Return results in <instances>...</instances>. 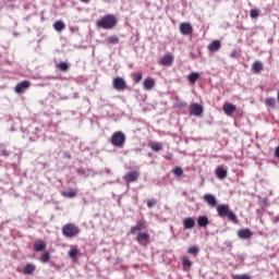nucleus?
Segmentation results:
<instances>
[{"instance_id":"1","label":"nucleus","mask_w":279,"mask_h":279,"mask_svg":"<svg viewBox=\"0 0 279 279\" xmlns=\"http://www.w3.org/2000/svg\"><path fill=\"white\" fill-rule=\"evenodd\" d=\"M96 27L98 29H113V27H117V16L112 14L104 15L96 22Z\"/></svg>"},{"instance_id":"2","label":"nucleus","mask_w":279,"mask_h":279,"mask_svg":"<svg viewBox=\"0 0 279 279\" xmlns=\"http://www.w3.org/2000/svg\"><path fill=\"white\" fill-rule=\"evenodd\" d=\"M217 213L220 217H227L229 219V221H232L233 223H239L236 214H234V211L230 210V205H228V204L218 205Z\"/></svg>"},{"instance_id":"3","label":"nucleus","mask_w":279,"mask_h":279,"mask_svg":"<svg viewBox=\"0 0 279 279\" xmlns=\"http://www.w3.org/2000/svg\"><path fill=\"white\" fill-rule=\"evenodd\" d=\"M125 133L117 131L111 135L110 143L113 145V147H119V149H122V147L125 146Z\"/></svg>"},{"instance_id":"4","label":"nucleus","mask_w":279,"mask_h":279,"mask_svg":"<svg viewBox=\"0 0 279 279\" xmlns=\"http://www.w3.org/2000/svg\"><path fill=\"white\" fill-rule=\"evenodd\" d=\"M62 234L63 236H66V239H73V236L80 234V227L75 223H66L62 227Z\"/></svg>"},{"instance_id":"5","label":"nucleus","mask_w":279,"mask_h":279,"mask_svg":"<svg viewBox=\"0 0 279 279\" xmlns=\"http://www.w3.org/2000/svg\"><path fill=\"white\" fill-rule=\"evenodd\" d=\"M112 86L114 90H125L128 84L125 83V80H123V77L117 76L112 81Z\"/></svg>"},{"instance_id":"6","label":"nucleus","mask_w":279,"mask_h":279,"mask_svg":"<svg viewBox=\"0 0 279 279\" xmlns=\"http://www.w3.org/2000/svg\"><path fill=\"white\" fill-rule=\"evenodd\" d=\"M179 29L183 36H190V34H193V26H191V23L189 22L181 23Z\"/></svg>"},{"instance_id":"7","label":"nucleus","mask_w":279,"mask_h":279,"mask_svg":"<svg viewBox=\"0 0 279 279\" xmlns=\"http://www.w3.org/2000/svg\"><path fill=\"white\" fill-rule=\"evenodd\" d=\"M236 234L238 239H241L242 241H247V239H252V236H254V232L250 229H240Z\"/></svg>"},{"instance_id":"8","label":"nucleus","mask_w":279,"mask_h":279,"mask_svg":"<svg viewBox=\"0 0 279 279\" xmlns=\"http://www.w3.org/2000/svg\"><path fill=\"white\" fill-rule=\"evenodd\" d=\"M29 86H32V83H29V81H22L15 85L14 90L19 95H21V93H25V90H27Z\"/></svg>"},{"instance_id":"9","label":"nucleus","mask_w":279,"mask_h":279,"mask_svg":"<svg viewBox=\"0 0 279 279\" xmlns=\"http://www.w3.org/2000/svg\"><path fill=\"white\" fill-rule=\"evenodd\" d=\"M190 113L193 114L194 117H202L204 113V107L199 104H192L190 106Z\"/></svg>"},{"instance_id":"10","label":"nucleus","mask_w":279,"mask_h":279,"mask_svg":"<svg viewBox=\"0 0 279 279\" xmlns=\"http://www.w3.org/2000/svg\"><path fill=\"white\" fill-rule=\"evenodd\" d=\"M222 110L227 117H231L233 112H236V106L231 102H226L222 107Z\"/></svg>"},{"instance_id":"11","label":"nucleus","mask_w":279,"mask_h":279,"mask_svg":"<svg viewBox=\"0 0 279 279\" xmlns=\"http://www.w3.org/2000/svg\"><path fill=\"white\" fill-rule=\"evenodd\" d=\"M162 66H171L173 64V54H165L159 62Z\"/></svg>"},{"instance_id":"12","label":"nucleus","mask_w":279,"mask_h":279,"mask_svg":"<svg viewBox=\"0 0 279 279\" xmlns=\"http://www.w3.org/2000/svg\"><path fill=\"white\" fill-rule=\"evenodd\" d=\"M204 202L208 204V206H211V208H215L217 206V198L213 194H205L203 196Z\"/></svg>"},{"instance_id":"13","label":"nucleus","mask_w":279,"mask_h":279,"mask_svg":"<svg viewBox=\"0 0 279 279\" xmlns=\"http://www.w3.org/2000/svg\"><path fill=\"white\" fill-rule=\"evenodd\" d=\"M147 229V222L138 221L136 226L131 228V234H136V232H141V230Z\"/></svg>"},{"instance_id":"14","label":"nucleus","mask_w":279,"mask_h":279,"mask_svg":"<svg viewBox=\"0 0 279 279\" xmlns=\"http://www.w3.org/2000/svg\"><path fill=\"white\" fill-rule=\"evenodd\" d=\"M126 182H136L138 180V171H130L124 175Z\"/></svg>"},{"instance_id":"15","label":"nucleus","mask_w":279,"mask_h":279,"mask_svg":"<svg viewBox=\"0 0 279 279\" xmlns=\"http://www.w3.org/2000/svg\"><path fill=\"white\" fill-rule=\"evenodd\" d=\"M207 48H208V51H211V52L219 51V49H221V41L213 40L211 43H209Z\"/></svg>"},{"instance_id":"16","label":"nucleus","mask_w":279,"mask_h":279,"mask_svg":"<svg viewBox=\"0 0 279 279\" xmlns=\"http://www.w3.org/2000/svg\"><path fill=\"white\" fill-rule=\"evenodd\" d=\"M216 175L218 180H226L228 177V170L223 169V167H218L216 169Z\"/></svg>"},{"instance_id":"17","label":"nucleus","mask_w":279,"mask_h":279,"mask_svg":"<svg viewBox=\"0 0 279 279\" xmlns=\"http://www.w3.org/2000/svg\"><path fill=\"white\" fill-rule=\"evenodd\" d=\"M198 228H206L210 223L208 216H199L196 220Z\"/></svg>"},{"instance_id":"18","label":"nucleus","mask_w":279,"mask_h":279,"mask_svg":"<svg viewBox=\"0 0 279 279\" xmlns=\"http://www.w3.org/2000/svg\"><path fill=\"white\" fill-rule=\"evenodd\" d=\"M34 271H36V265L32 263L26 264L23 268V274H25L26 276H32Z\"/></svg>"},{"instance_id":"19","label":"nucleus","mask_w":279,"mask_h":279,"mask_svg":"<svg viewBox=\"0 0 279 279\" xmlns=\"http://www.w3.org/2000/svg\"><path fill=\"white\" fill-rule=\"evenodd\" d=\"M183 226L185 230H192V228H195V219L193 218H185L183 220Z\"/></svg>"},{"instance_id":"20","label":"nucleus","mask_w":279,"mask_h":279,"mask_svg":"<svg viewBox=\"0 0 279 279\" xmlns=\"http://www.w3.org/2000/svg\"><path fill=\"white\" fill-rule=\"evenodd\" d=\"M144 88L145 90H151V88H154L156 82L154 81V78H146L144 80Z\"/></svg>"},{"instance_id":"21","label":"nucleus","mask_w":279,"mask_h":279,"mask_svg":"<svg viewBox=\"0 0 279 279\" xmlns=\"http://www.w3.org/2000/svg\"><path fill=\"white\" fill-rule=\"evenodd\" d=\"M46 247L47 243L43 242V240L37 241L34 245L35 252H43Z\"/></svg>"},{"instance_id":"22","label":"nucleus","mask_w":279,"mask_h":279,"mask_svg":"<svg viewBox=\"0 0 279 279\" xmlns=\"http://www.w3.org/2000/svg\"><path fill=\"white\" fill-rule=\"evenodd\" d=\"M252 71L253 73H259L263 71V62L260 61H255L252 64Z\"/></svg>"},{"instance_id":"23","label":"nucleus","mask_w":279,"mask_h":279,"mask_svg":"<svg viewBox=\"0 0 279 279\" xmlns=\"http://www.w3.org/2000/svg\"><path fill=\"white\" fill-rule=\"evenodd\" d=\"M182 265H183V271H189V269H191V266L193 265V262H191V259L186 257H183Z\"/></svg>"},{"instance_id":"24","label":"nucleus","mask_w":279,"mask_h":279,"mask_svg":"<svg viewBox=\"0 0 279 279\" xmlns=\"http://www.w3.org/2000/svg\"><path fill=\"white\" fill-rule=\"evenodd\" d=\"M187 80L191 84H195L197 80H199V73L197 72H192L189 74Z\"/></svg>"},{"instance_id":"25","label":"nucleus","mask_w":279,"mask_h":279,"mask_svg":"<svg viewBox=\"0 0 279 279\" xmlns=\"http://www.w3.org/2000/svg\"><path fill=\"white\" fill-rule=\"evenodd\" d=\"M137 243H143V241H149V234L146 232L138 233L136 236Z\"/></svg>"},{"instance_id":"26","label":"nucleus","mask_w":279,"mask_h":279,"mask_svg":"<svg viewBox=\"0 0 279 279\" xmlns=\"http://www.w3.org/2000/svg\"><path fill=\"white\" fill-rule=\"evenodd\" d=\"M11 155H12V151L5 149L3 144H0V156H3V158H10Z\"/></svg>"},{"instance_id":"27","label":"nucleus","mask_w":279,"mask_h":279,"mask_svg":"<svg viewBox=\"0 0 279 279\" xmlns=\"http://www.w3.org/2000/svg\"><path fill=\"white\" fill-rule=\"evenodd\" d=\"M53 27H54L56 32H62V29H64L65 25H64L63 21L59 20L53 23Z\"/></svg>"},{"instance_id":"28","label":"nucleus","mask_w":279,"mask_h":279,"mask_svg":"<svg viewBox=\"0 0 279 279\" xmlns=\"http://www.w3.org/2000/svg\"><path fill=\"white\" fill-rule=\"evenodd\" d=\"M77 254H80V252L77 251V248H71L68 252V255L70 258H72V260H77Z\"/></svg>"},{"instance_id":"29","label":"nucleus","mask_w":279,"mask_h":279,"mask_svg":"<svg viewBox=\"0 0 279 279\" xmlns=\"http://www.w3.org/2000/svg\"><path fill=\"white\" fill-rule=\"evenodd\" d=\"M265 105L268 108H276V98H266Z\"/></svg>"},{"instance_id":"30","label":"nucleus","mask_w":279,"mask_h":279,"mask_svg":"<svg viewBox=\"0 0 279 279\" xmlns=\"http://www.w3.org/2000/svg\"><path fill=\"white\" fill-rule=\"evenodd\" d=\"M63 197H69V198H73L75 197V195H77V193L75 192V190H69L65 192H62Z\"/></svg>"},{"instance_id":"31","label":"nucleus","mask_w":279,"mask_h":279,"mask_svg":"<svg viewBox=\"0 0 279 279\" xmlns=\"http://www.w3.org/2000/svg\"><path fill=\"white\" fill-rule=\"evenodd\" d=\"M150 149H153V151H160V149H162V144L153 142L150 143Z\"/></svg>"},{"instance_id":"32","label":"nucleus","mask_w":279,"mask_h":279,"mask_svg":"<svg viewBox=\"0 0 279 279\" xmlns=\"http://www.w3.org/2000/svg\"><path fill=\"white\" fill-rule=\"evenodd\" d=\"M187 254H192L193 256H197V254H199V246H191L187 250Z\"/></svg>"},{"instance_id":"33","label":"nucleus","mask_w":279,"mask_h":279,"mask_svg":"<svg viewBox=\"0 0 279 279\" xmlns=\"http://www.w3.org/2000/svg\"><path fill=\"white\" fill-rule=\"evenodd\" d=\"M107 43H109V45H117L119 43V36L113 35L108 37Z\"/></svg>"},{"instance_id":"34","label":"nucleus","mask_w":279,"mask_h":279,"mask_svg":"<svg viewBox=\"0 0 279 279\" xmlns=\"http://www.w3.org/2000/svg\"><path fill=\"white\" fill-rule=\"evenodd\" d=\"M250 16L251 19H258V16H260V11H258V9H253L250 12Z\"/></svg>"},{"instance_id":"35","label":"nucleus","mask_w":279,"mask_h":279,"mask_svg":"<svg viewBox=\"0 0 279 279\" xmlns=\"http://www.w3.org/2000/svg\"><path fill=\"white\" fill-rule=\"evenodd\" d=\"M50 258H51V255H50L48 252H46V253H44V254L41 255L40 262H41V263H49Z\"/></svg>"},{"instance_id":"36","label":"nucleus","mask_w":279,"mask_h":279,"mask_svg":"<svg viewBox=\"0 0 279 279\" xmlns=\"http://www.w3.org/2000/svg\"><path fill=\"white\" fill-rule=\"evenodd\" d=\"M172 173H174V175H177L178 178H180V175H182V174L184 173V171L182 170V168L175 167V168L172 170Z\"/></svg>"},{"instance_id":"37","label":"nucleus","mask_w":279,"mask_h":279,"mask_svg":"<svg viewBox=\"0 0 279 279\" xmlns=\"http://www.w3.org/2000/svg\"><path fill=\"white\" fill-rule=\"evenodd\" d=\"M59 69L60 71H69V63L66 62L59 63Z\"/></svg>"},{"instance_id":"38","label":"nucleus","mask_w":279,"mask_h":279,"mask_svg":"<svg viewBox=\"0 0 279 279\" xmlns=\"http://www.w3.org/2000/svg\"><path fill=\"white\" fill-rule=\"evenodd\" d=\"M141 80H143V74L142 73H137L134 77V82L135 84H138V82H141Z\"/></svg>"},{"instance_id":"39","label":"nucleus","mask_w":279,"mask_h":279,"mask_svg":"<svg viewBox=\"0 0 279 279\" xmlns=\"http://www.w3.org/2000/svg\"><path fill=\"white\" fill-rule=\"evenodd\" d=\"M233 279H250V275H235Z\"/></svg>"},{"instance_id":"40","label":"nucleus","mask_w":279,"mask_h":279,"mask_svg":"<svg viewBox=\"0 0 279 279\" xmlns=\"http://www.w3.org/2000/svg\"><path fill=\"white\" fill-rule=\"evenodd\" d=\"M153 206H156V199H148L147 201V207L151 208Z\"/></svg>"},{"instance_id":"41","label":"nucleus","mask_w":279,"mask_h":279,"mask_svg":"<svg viewBox=\"0 0 279 279\" xmlns=\"http://www.w3.org/2000/svg\"><path fill=\"white\" fill-rule=\"evenodd\" d=\"M271 221L275 225L278 223L279 222V216H276V217L271 218Z\"/></svg>"},{"instance_id":"42","label":"nucleus","mask_w":279,"mask_h":279,"mask_svg":"<svg viewBox=\"0 0 279 279\" xmlns=\"http://www.w3.org/2000/svg\"><path fill=\"white\" fill-rule=\"evenodd\" d=\"M275 156L276 158H279V146H277L275 149Z\"/></svg>"},{"instance_id":"43","label":"nucleus","mask_w":279,"mask_h":279,"mask_svg":"<svg viewBox=\"0 0 279 279\" xmlns=\"http://www.w3.org/2000/svg\"><path fill=\"white\" fill-rule=\"evenodd\" d=\"M225 245H227V247H232V242L231 241H226Z\"/></svg>"},{"instance_id":"44","label":"nucleus","mask_w":279,"mask_h":279,"mask_svg":"<svg viewBox=\"0 0 279 279\" xmlns=\"http://www.w3.org/2000/svg\"><path fill=\"white\" fill-rule=\"evenodd\" d=\"M231 58H236V50H233L230 54Z\"/></svg>"},{"instance_id":"45","label":"nucleus","mask_w":279,"mask_h":279,"mask_svg":"<svg viewBox=\"0 0 279 279\" xmlns=\"http://www.w3.org/2000/svg\"><path fill=\"white\" fill-rule=\"evenodd\" d=\"M172 156H173V155H171V154H170V155H168V156L166 157V158H167V160H171Z\"/></svg>"},{"instance_id":"46","label":"nucleus","mask_w":279,"mask_h":279,"mask_svg":"<svg viewBox=\"0 0 279 279\" xmlns=\"http://www.w3.org/2000/svg\"><path fill=\"white\" fill-rule=\"evenodd\" d=\"M82 3H88L90 0H81Z\"/></svg>"},{"instance_id":"47","label":"nucleus","mask_w":279,"mask_h":279,"mask_svg":"<svg viewBox=\"0 0 279 279\" xmlns=\"http://www.w3.org/2000/svg\"><path fill=\"white\" fill-rule=\"evenodd\" d=\"M106 173H109V174H110V168H107V169H106Z\"/></svg>"},{"instance_id":"48","label":"nucleus","mask_w":279,"mask_h":279,"mask_svg":"<svg viewBox=\"0 0 279 279\" xmlns=\"http://www.w3.org/2000/svg\"><path fill=\"white\" fill-rule=\"evenodd\" d=\"M29 141H36V138L29 137Z\"/></svg>"},{"instance_id":"49","label":"nucleus","mask_w":279,"mask_h":279,"mask_svg":"<svg viewBox=\"0 0 279 279\" xmlns=\"http://www.w3.org/2000/svg\"><path fill=\"white\" fill-rule=\"evenodd\" d=\"M35 130H36V132H40V130H38V128H36Z\"/></svg>"},{"instance_id":"50","label":"nucleus","mask_w":279,"mask_h":279,"mask_svg":"<svg viewBox=\"0 0 279 279\" xmlns=\"http://www.w3.org/2000/svg\"><path fill=\"white\" fill-rule=\"evenodd\" d=\"M181 106H186V104H181Z\"/></svg>"}]
</instances>
